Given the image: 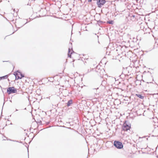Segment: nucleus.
I'll use <instances>...</instances> for the list:
<instances>
[{
    "label": "nucleus",
    "mask_w": 158,
    "mask_h": 158,
    "mask_svg": "<svg viewBox=\"0 0 158 158\" xmlns=\"http://www.w3.org/2000/svg\"><path fill=\"white\" fill-rule=\"evenodd\" d=\"M153 122H154V123H155V121H153Z\"/></svg>",
    "instance_id": "28"
},
{
    "label": "nucleus",
    "mask_w": 158,
    "mask_h": 158,
    "mask_svg": "<svg viewBox=\"0 0 158 158\" xmlns=\"http://www.w3.org/2000/svg\"><path fill=\"white\" fill-rule=\"evenodd\" d=\"M124 75L123 74H122L121 75H120V76L121 77H123L124 76Z\"/></svg>",
    "instance_id": "18"
},
{
    "label": "nucleus",
    "mask_w": 158,
    "mask_h": 158,
    "mask_svg": "<svg viewBox=\"0 0 158 158\" xmlns=\"http://www.w3.org/2000/svg\"><path fill=\"white\" fill-rule=\"evenodd\" d=\"M70 51H71V49L70 48H69L68 53V56L69 57H71V55L73 53L72 52H71V53H70Z\"/></svg>",
    "instance_id": "8"
},
{
    "label": "nucleus",
    "mask_w": 158,
    "mask_h": 158,
    "mask_svg": "<svg viewBox=\"0 0 158 158\" xmlns=\"http://www.w3.org/2000/svg\"><path fill=\"white\" fill-rule=\"evenodd\" d=\"M17 72L19 73V74H20L21 75V77H21V78L24 77V76L23 74H22V73L20 72H19V71H18Z\"/></svg>",
    "instance_id": "12"
},
{
    "label": "nucleus",
    "mask_w": 158,
    "mask_h": 158,
    "mask_svg": "<svg viewBox=\"0 0 158 158\" xmlns=\"http://www.w3.org/2000/svg\"><path fill=\"white\" fill-rule=\"evenodd\" d=\"M73 103L72 100H70L68 101L67 103V106H70Z\"/></svg>",
    "instance_id": "7"
},
{
    "label": "nucleus",
    "mask_w": 158,
    "mask_h": 158,
    "mask_svg": "<svg viewBox=\"0 0 158 158\" xmlns=\"http://www.w3.org/2000/svg\"><path fill=\"white\" fill-rule=\"evenodd\" d=\"M107 23L111 24H113L114 23V21L112 20H109L107 21Z\"/></svg>",
    "instance_id": "11"
},
{
    "label": "nucleus",
    "mask_w": 158,
    "mask_h": 158,
    "mask_svg": "<svg viewBox=\"0 0 158 158\" xmlns=\"http://www.w3.org/2000/svg\"><path fill=\"white\" fill-rule=\"evenodd\" d=\"M34 121H35V122H36V123L37 124H39V125H42V124H45V123H46V124L47 125H48L49 123H50V122H43V123H42V122L41 121H36L35 120V119H33Z\"/></svg>",
    "instance_id": "5"
},
{
    "label": "nucleus",
    "mask_w": 158,
    "mask_h": 158,
    "mask_svg": "<svg viewBox=\"0 0 158 158\" xmlns=\"http://www.w3.org/2000/svg\"><path fill=\"white\" fill-rule=\"evenodd\" d=\"M136 95L141 99H143L144 98V96H142L141 94H136Z\"/></svg>",
    "instance_id": "6"
},
{
    "label": "nucleus",
    "mask_w": 158,
    "mask_h": 158,
    "mask_svg": "<svg viewBox=\"0 0 158 158\" xmlns=\"http://www.w3.org/2000/svg\"><path fill=\"white\" fill-rule=\"evenodd\" d=\"M92 0H88V2H90L92 1Z\"/></svg>",
    "instance_id": "20"
},
{
    "label": "nucleus",
    "mask_w": 158,
    "mask_h": 158,
    "mask_svg": "<svg viewBox=\"0 0 158 158\" xmlns=\"http://www.w3.org/2000/svg\"><path fill=\"white\" fill-rule=\"evenodd\" d=\"M9 121L8 119V121Z\"/></svg>",
    "instance_id": "29"
},
{
    "label": "nucleus",
    "mask_w": 158,
    "mask_h": 158,
    "mask_svg": "<svg viewBox=\"0 0 158 158\" xmlns=\"http://www.w3.org/2000/svg\"><path fill=\"white\" fill-rule=\"evenodd\" d=\"M88 158V156H87V158Z\"/></svg>",
    "instance_id": "30"
},
{
    "label": "nucleus",
    "mask_w": 158,
    "mask_h": 158,
    "mask_svg": "<svg viewBox=\"0 0 158 158\" xmlns=\"http://www.w3.org/2000/svg\"><path fill=\"white\" fill-rule=\"evenodd\" d=\"M97 93V92H95V93L96 94Z\"/></svg>",
    "instance_id": "25"
},
{
    "label": "nucleus",
    "mask_w": 158,
    "mask_h": 158,
    "mask_svg": "<svg viewBox=\"0 0 158 158\" xmlns=\"http://www.w3.org/2000/svg\"><path fill=\"white\" fill-rule=\"evenodd\" d=\"M28 158H29V154H28Z\"/></svg>",
    "instance_id": "27"
},
{
    "label": "nucleus",
    "mask_w": 158,
    "mask_h": 158,
    "mask_svg": "<svg viewBox=\"0 0 158 158\" xmlns=\"http://www.w3.org/2000/svg\"><path fill=\"white\" fill-rule=\"evenodd\" d=\"M35 135H34V136H33V138L34 137H35Z\"/></svg>",
    "instance_id": "24"
},
{
    "label": "nucleus",
    "mask_w": 158,
    "mask_h": 158,
    "mask_svg": "<svg viewBox=\"0 0 158 158\" xmlns=\"http://www.w3.org/2000/svg\"><path fill=\"white\" fill-rule=\"evenodd\" d=\"M157 157L158 158V156H157Z\"/></svg>",
    "instance_id": "26"
},
{
    "label": "nucleus",
    "mask_w": 158,
    "mask_h": 158,
    "mask_svg": "<svg viewBox=\"0 0 158 158\" xmlns=\"http://www.w3.org/2000/svg\"><path fill=\"white\" fill-rule=\"evenodd\" d=\"M14 75H15V77H16V76H17V75H19V73H18V72L17 73H15Z\"/></svg>",
    "instance_id": "14"
},
{
    "label": "nucleus",
    "mask_w": 158,
    "mask_h": 158,
    "mask_svg": "<svg viewBox=\"0 0 158 158\" xmlns=\"http://www.w3.org/2000/svg\"><path fill=\"white\" fill-rule=\"evenodd\" d=\"M155 121H158V119H155Z\"/></svg>",
    "instance_id": "21"
},
{
    "label": "nucleus",
    "mask_w": 158,
    "mask_h": 158,
    "mask_svg": "<svg viewBox=\"0 0 158 158\" xmlns=\"http://www.w3.org/2000/svg\"><path fill=\"white\" fill-rule=\"evenodd\" d=\"M106 81H102V82L103 83L104 82H105Z\"/></svg>",
    "instance_id": "23"
},
{
    "label": "nucleus",
    "mask_w": 158,
    "mask_h": 158,
    "mask_svg": "<svg viewBox=\"0 0 158 158\" xmlns=\"http://www.w3.org/2000/svg\"><path fill=\"white\" fill-rule=\"evenodd\" d=\"M26 23H25V24H23V25H22L21 27H22V26H23Z\"/></svg>",
    "instance_id": "22"
},
{
    "label": "nucleus",
    "mask_w": 158,
    "mask_h": 158,
    "mask_svg": "<svg viewBox=\"0 0 158 158\" xmlns=\"http://www.w3.org/2000/svg\"><path fill=\"white\" fill-rule=\"evenodd\" d=\"M130 18L131 20L132 21H134L135 19V15H132V16L130 17Z\"/></svg>",
    "instance_id": "9"
},
{
    "label": "nucleus",
    "mask_w": 158,
    "mask_h": 158,
    "mask_svg": "<svg viewBox=\"0 0 158 158\" xmlns=\"http://www.w3.org/2000/svg\"><path fill=\"white\" fill-rule=\"evenodd\" d=\"M113 145L116 148L118 149H121L123 147L122 142L116 140L114 141Z\"/></svg>",
    "instance_id": "1"
},
{
    "label": "nucleus",
    "mask_w": 158,
    "mask_h": 158,
    "mask_svg": "<svg viewBox=\"0 0 158 158\" xmlns=\"http://www.w3.org/2000/svg\"><path fill=\"white\" fill-rule=\"evenodd\" d=\"M95 121V120H94V119H91V120H90V122H93V121Z\"/></svg>",
    "instance_id": "17"
},
{
    "label": "nucleus",
    "mask_w": 158,
    "mask_h": 158,
    "mask_svg": "<svg viewBox=\"0 0 158 158\" xmlns=\"http://www.w3.org/2000/svg\"><path fill=\"white\" fill-rule=\"evenodd\" d=\"M7 140H10V141H15V142H18V141H17L12 140V139H7Z\"/></svg>",
    "instance_id": "16"
},
{
    "label": "nucleus",
    "mask_w": 158,
    "mask_h": 158,
    "mask_svg": "<svg viewBox=\"0 0 158 158\" xmlns=\"http://www.w3.org/2000/svg\"><path fill=\"white\" fill-rule=\"evenodd\" d=\"M17 92V89L14 87H9L7 89V92L8 94L12 93H16Z\"/></svg>",
    "instance_id": "3"
},
{
    "label": "nucleus",
    "mask_w": 158,
    "mask_h": 158,
    "mask_svg": "<svg viewBox=\"0 0 158 158\" xmlns=\"http://www.w3.org/2000/svg\"><path fill=\"white\" fill-rule=\"evenodd\" d=\"M8 77V75H6L4 76L0 77L1 80L2 79H6Z\"/></svg>",
    "instance_id": "10"
},
{
    "label": "nucleus",
    "mask_w": 158,
    "mask_h": 158,
    "mask_svg": "<svg viewBox=\"0 0 158 158\" xmlns=\"http://www.w3.org/2000/svg\"><path fill=\"white\" fill-rule=\"evenodd\" d=\"M124 123L122 127V129L124 131H127L131 128V125L128 121L125 120Z\"/></svg>",
    "instance_id": "2"
},
{
    "label": "nucleus",
    "mask_w": 158,
    "mask_h": 158,
    "mask_svg": "<svg viewBox=\"0 0 158 158\" xmlns=\"http://www.w3.org/2000/svg\"><path fill=\"white\" fill-rule=\"evenodd\" d=\"M106 2L105 0H99L97 2V4L99 7H101Z\"/></svg>",
    "instance_id": "4"
},
{
    "label": "nucleus",
    "mask_w": 158,
    "mask_h": 158,
    "mask_svg": "<svg viewBox=\"0 0 158 158\" xmlns=\"http://www.w3.org/2000/svg\"><path fill=\"white\" fill-rule=\"evenodd\" d=\"M21 79V77H20L19 75H17V76H16L15 77V80H18V79Z\"/></svg>",
    "instance_id": "13"
},
{
    "label": "nucleus",
    "mask_w": 158,
    "mask_h": 158,
    "mask_svg": "<svg viewBox=\"0 0 158 158\" xmlns=\"http://www.w3.org/2000/svg\"><path fill=\"white\" fill-rule=\"evenodd\" d=\"M98 88H99L98 87H96L95 88H93L92 89L93 90H97L98 89Z\"/></svg>",
    "instance_id": "15"
},
{
    "label": "nucleus",
    "mask_w": 158,
    "mask_h": 158,
    "mask_svg": "<svg viewBox=\"0 0 158 158\" xmlns=\"http://www.w3.org/2000/svg\"><path fill=\"white\" fill-rule=\"evenodd\" d=\"M59 119H55V121H59Z\"/></svg>",
    "instance_id": "19"
}]
</instances>
